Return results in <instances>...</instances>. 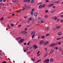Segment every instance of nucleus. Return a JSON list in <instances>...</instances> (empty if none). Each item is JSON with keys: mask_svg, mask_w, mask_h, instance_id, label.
<instances>
[{"mask_svg": "<svg viewBox=\"0 0 63 63\" xmlns=\"http://www.w3.org/2000/svg\"><path fill=\"white\" fill-rule=\"evenodd\" d=\"M56 28L57 29H59L60 28V27L59 26H57L56 27Z\"/></svg>", "mask_w": 63, "mask_h": 63, "instance_id": "nucleus-16", "label": "nucleus"}, {"mask_svg": "<svg viewBox=\"0 0 63 63\" xmlns=\"http://www.w3.org/2000/svg\"><path fill=\"white\" fill-rule=\"evenodd\" d=\"M21 25H19V27H21Z\"/></svg>", "mask_w": 63, "mask_h": 63, "instance_id": "nucleus-58", "label": "nucleus"}, {"mask_svg": "<svg viewBox=\"0 0 63 63\" xmlns=\"http://www.w3.org/2000/svg\"><path fill=\"white\" fill-rule=\"evenodd\" d=\"M40 54H38L37 55V56H40Z\"/></svg>", "mask_w": 63, "mask_h": 63, "instance_id": "nucleus-61", "label": "nucleus"}, {"mask_svg": "<svg viewBox=\"0 0 63 63\" xmlns=\"http://www.w3.org/2000/svg\"><path fill=\"white\" fill-rule=\"evenodd\" d=\"M48 55V53H47L45 55H44L45 57L47 56Z\"/></svg>", "mask_w": 63, "mask_h": 63, "instance_id": "nucleus-14", "label": "nucleus"}, {"mask_svg": "<svg viewBox=\"0 0 63 63\" xmlns=\"http://www.w3.org/2000/svg\"><path fill=\"white\" fill-rule=\"evenodd\" d=\"M25 30L26 31L27 30V28H25Z\"/></svg>", "mask_w": 63, "mask_h": 63, "instance_id": "nucleus-64", "label": "nucleus"}, {"mask_svg": "<svg viewBox=\"0 0 63 63\" xmlns=\"http://www.w3.org/2000/svg\"><path fill=\"white\" fill-rule=\"evenodd\" d=\"M48 44V41H46L45 42V43L44 44L45 45H46L47 44Z\"/></svg>", "mask_w": 63, "mask_h": 63, "instance_id": "nucleus-11", "label": "nucleus"}, {"mask_svg": "<svg viewBox=\"0 0 63 63\" xmlns=\"http://www.w3.org/2000/svg\"><path fill=\"white\" fill-rule=\"evenodd\" d=\"M41 23H43L44 22V21H41Z\"/></svg>", "mask_w": 63, "mask_h": 63, "instance_id": "nucleus-55", "label": "nucleus"}, {"mask_svg": "<svg viewBox=\"0 0 63 63\" xmlns=\"http://www.w3.org/2000/svg\"><path fill=\"white\" fill-rule=\"evenodd\" d=\"M24 41V39H21L20 40L18 41L19 43H22Z\"/></svg>", "mask_w": 63, "mask_h": 63, "instance_id": "nucleus-2", "label": "nucleus"}, {"mask_svg": "<svg viewBox=\"0 0 63 63\" xmlns=\"http://www.w3.org/2000/svg\"><path fill=\"white\" fill-rule=\"evenodd\" d=\"M27 53H28V54H30V53H31L30 52H28Z\"/></svg>", "mask_w": 63, "mask_h": 63, "instance_id": "nucleus-41", "label": "nucleus"}, {"mask_svg": "<svg viewBox=\"0 0 63 63\" xmlns=\"http://www.w3.org/2000/svg\"><path fill=\"white\" fill-rule=\"evenodd\" d=\"M42 3H43L42 2H40L39 3H38V5H41V4H42Z\"/></svg>", "mask_w": 63, "mask_h": 63, "instance_id": "nucleus-25", "label": "nucleus"}, {"mask_svg": "<svg viewBox=\"0 0 63 63\" xmlns=\"http://www.w3.org/2000/svg\"><path fill=\"white\" fill-rule=\"evenodd\" d=\"M16 12H17V13H19V12H20V10H18V11H16Z\"/></svg>", "mask_w": 63, "mask_h": 63, "instance_id": "nucleus-37", "label": "nucleus"}, {"mask_svg": "<svg viewBox=\"0 0 63 63\" xmlns=\"http://www.w3.org/2000/svg\"><path fill=\"white\" fill-rule=\"evenodd\" d=\"M35 33H34L32 35V39H33V38H34V36H35Z\"/></svg>", "mask_w": 63, "mask_h": 63, "instance_id": "nucleus-17", "label": "nucleus"}, {"mask_svg": "<svg viewBox=\"0 0 63 63\" xmlns=\"http://www.w3.org/2000/svg\"><path fill=\"white\" fill-rule=\"evenodd\" d=\"M54 20H56L57 19V17L56 16H55L54 17Z\"/></svg>", "mask_w": 63, "mask_h": 63, "instance_id": "nucleus-20", "label": "nucleus"}, {"mask_svg": "<svg viewBox=\"0 0 63 63\" xmlns=\"http://www.w3.org/2000/svg\"><path fill=\"white\" fill-rule=\"evenodd\" d=\"M11 26H13L14 24H11Z\"/></svg>", "mask_w": 63, "mask_h": 63, "instance_id": "nucleus-35", "label": "nucleus"}, {"mask_svg": "<svg viewBox=\"0 0 63 63\" xmlns=\"http://www.w3.org/2000/svg\"><path fill=\"white\" fill-rule=\"evenodd\" d=\"M53 46H55L56 45H58V43H53Z\"/></svg>", "mask_w": 63, "mask_h": 63, "instance_id": "nucleus-15", "label": "nucleus"}, {"mask_svg": "<svg viewBox=\"0 0 63 63\" xmlns=\"http://www.w3.org/2000/svg\"><path fill=\"white\" fill-rule=\"evenodd\" d=\"M55 11L53 10L51 12V13H54V12H55Z\"/></svg>", "mask_w": 63, "mask_h": 63, "instance_id": "nucleus-32", "label": "nucleus"}, {"mask_svg": "<svg viewBox=\"0 0 63 63\" xmlns=\"http://www.w3.org/2000/svg\"><path fill=\"white\" fill-rule=\"evenodd\" d=\"M48 0H46V2H48Z\"/></svg>", "mask_w": 63, "mask_h": 63, "instance_id": "nucleus-49", "label": "nucleus"}, {"mask_svg": "<svg viewBox=\"0 0 63 63\" xmlns=\"http://www.w3.org/2000/svg\"><path fill=\"white\" fill-rule=\"evenodd\" d=\"M26 8H27V9L28 10H29L31 8V7H26Z\"/></svg>", "mask_w": 63, "mask_h": 63, "instance_id": "nucleus-19", "label": "nucleus"}, {"mask_svg": "<svg viewBox=\"0 0 63 63\" xmlns=\"http://www.w3.org/2000/svg\"><path fill=\"white\" fill-rule=\"evenodd\" d=\"M61 39V38H57V40H60V39Z\"/></svg>", "mask_w": 63, "mask_h": 63, "instance_id": "nucleus-38", "label": "nucleus"}, {"mask_svg": "<svg viewBox=\"0 0 63 63\" xmlns=\"http://www.w3.org/2000/svg\"><path fill=\"white\" fill-rule=\"evenodd\" d=\"M2 63H6V62L5 61V62H2Z\"/></svg>", "mask_w": 63, "mask_h": 63, "instance_id": "nucleus-52", "label": "nucleus"}, {"mask_svg": "<svg viewBox=\"0 0 63 63\" xmlns=\"http://www.w3.org/2000/svg\"><path fill=\"white\" fill-rule=\"evenodd\" d=\"M45 17L46 18H47V17H48V16H47V15H46V16H45Z\"/></svg>", "mask_w": 63, "mask_h": 63, "instance_id": "nucleus-43", "label": "nucleus"}, {"mask_svg": "<svg viewBox=\"0 0 63 63\" xmlns=\"http://www.w3.org/2000/svg\"><path fill=\"white\" fill-rule=\"evenodd\" d=\"M53 59H51L50 60V62H53Z\"/></svg>", "mask_w": 63, "mask_h": 63, "instance_id": "nucleus-27", "label": "nucleus"}, {"mask_svg": "<svg viewBox=\"0 0 63 63\" xmlns=\"http://www.w3.org/2000/svg\"><path fill=\"white\" fill-rule=\"evenodd\" d=\"M3 18H4L3 17H2V18H1L0 19V20H1V21L3 20Z\"/></svg>", "mask_w": 63, "mask_h": 63, "instance_id": "nucleus-24", "label": "nucleus"}, {"mask_svg": "<svg viewBox=\"0 0 63 63\" xmlns=\"http://www.w3.org/2000/svg\"><path fill=\"white\" fill-rule=\"evenodd\" d=\"M59 50H62V49L61 48H60V49H59Z\"/></svg>", "mask_w": 63, "mask_h": 63, "instance_id": "nucleus-62", "label": "nucleus"}, {"mask_svg": "<svg viewBox=\"0 0 63 63\" xmlns=\"http://www.w3.org/2000/svg\"><path fill=\"white\" fill-rule=\"evenodd\" d=\"M43 7V6L42 5H40L39 7V8L40 9H42V8Z\"/></svg>", "mask_w": 63, "mask_h": 63, "instance_id": "nucleus-12", "label": "nucleus"}, {"mask_svg": "<svg viewBox=\"0 0 63 63\" xmlns=\"http://www.w3.org/2000/svg\"><path fill=\"white\" fill-rule=\"evenodd\" d=\"M40 51H39L38 52H37V54H38L39 53H40Z\"/></svg>", "mask_w": 63, "mask_h": 63, "instance_id": "nucleus-53", "label": "nucleus"}, {"mask_svg": "<svg viewBox=\"0 0 63 63\" xmlns=\"http://www.w3.org/2000/svg\"><path fill=\"white\" fill-rule=\"evenodd\" d=\"M29 20H30V21L31 20H32V17H30L29 19Z\"/></svg>", "mask_w": 63, "mask_h": 63, "instance_id": "nucleus-31", "label": "nucleus"}, {"mask_svg": "<svg viewBox=\"0 0 63 63\" xmlns=\"http://www.w3.org/2000/svg\"><path fill=\"white\" fill-rule=\"evenodd\" d=\"M33 2H34V1H33V0L31 1V3H33Z\"/></svg>", "mask_w": 63, "mask_h": 63, "instance_id": "nucleus-46", "label": "nucleus"}, {"mask_svg": "<svg viewBox=\"0 0 63 63\" xmlns=\"http://www.w3.org/2000/svg\"><path fill=\"white\" fill-rule=\"evenodd\" d=\"M41 59L39 60L38 61H37V63H38V62H40V61H41Z\"/></svg>", "mask_w": 63, "mask_h": 63, "instance_id": "nucleus-21", "label": "nucleus"}, {"mask_svg": "<svg viewBox=\"0 0 63 63\" xmlns=\"http://www.w3.org/2000/svg\"><path fill=\"white\" fill-rule=\"evenodd\" d=\"M48 12V10H45V13H47Z\"/></svg>", "mask_w": 63, "mask_h": 63, "instance_id": "nucleus-28", "label": "nucleus"}, {"mask_svg": "<svg viewBox=\"0 0 63 63\" xmlns=\"http://www.w3.org/2000/svg\"><path fill=\"white\" fill-rule=\"evenodd\" d=\"M24 10H27V8L25 7V8H23V9H22V11H24Z\"/></svg>", "mask_w": 63, "mask_h": 63, "instance_id": "nucleus-13", "label": "nucleus"}, {"mask_svg": "<svg viewBox=\"0 0 63 63\" xmlns=\"http://www.w3.org/2000/svg\"><path fill=\"white\" fill-rule=\"evenodd\" d=\"M27 1H28L29 2H30V0H24V2H26Z\"/></svg>", "mask_w": 63, "mask_h": 63, "instance_id": "nucleus-4", "label": "nucleus"}, {"mask_svg": "<svg viewBox=\"0 0 63 63\" xmlns=\"http://www.w3.org/2000/svg\"><path fill=\"white\" fill-rule=\"evenodd\" d=\"M34 15L35 16H38V13L36 12H35L34 13Z\"/></svg>", "mask_w": 63, "mask_h": 63, "instance_id": "nucleus-5", "label": "nucleus"}, {"mask_svg": "<svg viewBox=\"0 0 63 63\" xmlns=\"http://www.w3.org/2000/svg\"><path fill=\"white\" fill-rule=\"evenodd\" d=\"M52 19H54V18L53 17H52Z\"/></svg>", "mask_w": 63, "mask_h": 63, "instance_id": "nucleus-59", "label": "nucleus"}, {"mask_svg": "<svg viewBox=\"0 0 63 63\" xmlns=\"http://www.w3.org/2000/svg\"><path fill=\"white\" fill-rule=\"evenodd\" d=\"M34 10H35V9L33 8L32 9V10L31 11V12H33V11H34Z\"/></svg>", "mask_w": 63, "mask_h": 63, "instance_id": "nucleus-29", "label": "nucleus"}, {"mask_svg": "<svg viewBox=\"0 0 63 63\" xmlns=\"http://www.w3.org/2000/svg\"><path fill=\"white\" fill-rule=\"evenodd\" d=\"M42 7L43 8H44L46 6V5H45V4H43L42 5Z\"/></svg>", "mask_w": 63, "mask_h": 63, "instance_id": "nucleus-22", "label": "nucleus"}, {"mask_svg": "<svg viewBox=\"0 0 63 63\" xmlns=\"http://www.w3.org/2000/svg\"><path fill=\"white\" fill-rule=\"evenodd\" d=\"M56 3L57 4H58V3H59V1H56Z\"/></svg>", "mask_w": 63, "mask_h": 63, "instance_id": "nucleus-57", "label": "nucleus"}, {"mask_svg": "<svg viewBox=\"0 0 63 63\" xmlns=\"http://www.w3.org/2000/svg\"><path fill=\"white\" fill-rule=\"evenodd\" d=\"M33 34H34V32H31V35H33Z\"/></svg>", "mask_w": 63, "mask_h": 63, "instance_id": "nucleus-40", "label": "nucleus"}, {"mask_svg": "<svg viewBox=\"0 0 63 63\" xmlns=\"http://www.w3.org/2000/svg\"><path fill=\"white\" fill-rule=\"evenodd\" d=\"M24 18H27V16H25L24 17Z\"/></svg>", "mask_w": 63, "mask_h": 63, "instance_id": "nucleus-47", "label": "nucleus"}, {"mask_svg": "<svg viewBox=\"0 0 63 63\" xmlns=\"http://www.w3.org/2000/svg\"><path fill=\"white\" fill-rule=\"evenodd\" d=\"M43 43H44V42H43V41L41 40L39 43V44L40 45H41V44H43Z\"/></svg>", "mask_w": 63, "mask_h": 63, "instance_id": "nucleus-10", "label": "nucleus"}, {"mask_svg": "<svg viewBox=\"0 0 63 63\" xmlns=\"http://www.w3.org/2000/svg\"><path fill=\"white\" fill-rule=\"evenodd\" d=\"M27 44H26V43H24V45H26Z\"/></svg>", "mask_w": 63, "mask_h": 63, "instance_id": "nucleus-50", "label": "nucleus"}, {"mask_svg": "<svg viewBox=\"0 0 63 63\" xmlns=\"http://www.w3.org/2000/svg\"><path fill=\"white\" fill-rule=\"evenodd\" d=\"M61 22H62V23L63 22V20H61Z\"/></svg>", "mask_w": 63, "mask_h": 63, "instance_id": "nucleus-51", "label": "nucleus"}, {"mask_svg": "<svg viewBox=\"0 0 63 63\" xmlns=\"http://www.w3.org/2000/svg\"><path fill=\"white\" fill-rule=\"evenodd\" d=\"M62 33H61L60 32H59L58 33V35H61Z\"/></svg>", "mask_w": 63, "mask_h": 63, "instance_id": "nucleus-23", "label": "nucleus"}, {"mask_svg": "<svg viewBox=\"0 0 63 63\" xmlns=\"http://www.w3.org/2000/svg\"><path fill=\"white\" fill-rule=\"evenodd\" d=\"M46 30H49V28H46Z\"/></svg>", "mask_w": 63, "mask_h": 63, "instance_id": "nucleus-30", "label": "nucleus"}, {"mask_svg": "<svg viewBox=\"0 0 63 63\" xmlns=\"http://www.w3.org/2000/svg\"><path fill=\"white\" fill-rule=\"evenodd\" d=\"M45 36H41V38L42 39H44V38H45Z\"/></svg>", "mask_w": 63, "mask_h": 63, "instance_id": "nucleus-18", "label": "nucleus"}, {"mask_svg": "<svg viewBox=\"0 0 63 63\" xmlns=\"http://www.w3.org/2000/svg\"><path fill=\"white\" fill-rule=\"evenodd\" d=\"M54 51V49H53L51 50L50 51V54H51Z\"/></svg>", "mask_w": 63, "mask_h": 63, "instance_id": "nucleus-7", "label": "nucleus"}, {"mask_svg": "<svg viewBox=\"0 0 63 63\" xmlns=\"http://www.w3.org/2000/svg\"><path fill=\"white\" fill-rule=\"evenodd\" d=\"M12 1L14 3H16L17 2V0H12Z\"/></svg>", "mask_w": 63, "mask_h": 63, "instance_id": "nucleus-9", "label": "nucleus"}, {"mask_svg": "<svg viewBox=\"0 0 63 63\" xmlns=\"http://www.w3.org/2000/svg\"><path fill=\"white\" fill-rule=\"evenodd\" d=\"M15 15V14H13L12 15V16H14Z\"/></svg>", "mask_w": 63, "mask_h": 63, "instance_id": "nucleus-45", "label": "nucleus"}, {"mask_svg": "<svg viewBox=\"0 0 63 63\" xmlns=\"http://www.w3.org/2000/svg\"><path fill=\"white\" fill-rule=\"evenodd\" d=\"M53 8H55V6H53L52 7Z\"/></svg>", "mask_w": 63, "mask_h": 63, "instance_id": "nucleus-56", "label": "nucleus"}, {"mask_svg": "<svg viewBox=\"0 0 63 63\" xmlns=\"http://www.w3.org/2000/svg\"><path fill=\"white\" fill-rule=\"evenodd\" d=\"M58 44L59 45H61V42H59Z\"/></svg>", "mask_w": 63, "mask_h": 63, "instance_id": "nucleus-42", "label": "nucleus"}, {"mask_svg": "<svg viewBox=\"0 0 63 63\" xmlns=\"http://www.w3.org/2000/svg\"><path fill=\"white\" fill-rule=\"evenodd\" d=\"M32 48V47H30L29 48V49H31V48Z\"/></svg>", "mask_w": 63, "mask_h": 63, "instance_id": "nucleus-63", "label": "nucleus"}, {"mask_svg": "<svg viewBox=\"0 0 63 63\" xmlns=\"http://www.w3.org/2000/svg\"><path fill=\"white\" fill-rule=\"evenodd\" d=\"M33 14V12H31V14L32 15V14Z\"/></svg>", "mask_w": 63, "mask_h": 63, "instance_id": "nucleus-60", "label": "nucleus"}, {"mask_svg": "<svg viewBox=\"0 0 63 63\" xmlns=\"http://www.w3.org/2000/svg\"><path fill=\"white\" fill-rule=\"evenodd\" d=\"M22 38H21V37H19L18 38H17L16 39V40H21V39Z\"/></svg>", "mask_w": 63, "mask_h": 63, "instance_id": "nucleus-8", "label": "nucleus"}, {"mask_svg": "<svg viewBox=\"0 0 63 63\" xmlns=\"http://www.w3.org/2000/svg\"><path fill=\"white\" fill-rule=\"evenodd\" d=\"M22 32V34H24V31H23V32Z\"/></svg>", "mask_w": 63, "mask_h": 63, "instance_id": "nucleus-44", "label": "nucleus"}, {"mask_svg": "<svg viewBox=\"0 0 63 63\" xmlns=\"http://www.w3.org/2000/svg\"><path fill=\"white\" fill-rule=\"evenodd\" d=\"M24 34H26L27 33V32L24 31Z\"/></svg>", "mask_w": 63, "mask_h": 63, "instance_id": "nucleus-34", "label": "nucleus"}, {"mask_svg": "<svg viewBox=\"0 0 63 63\" xmlns=\"http://www.w3.org/2000/svg\"><path fill=\"white\" fill-rule=\"evenodd\" d=\"M0 5H2V6H4V4H2V3H0Z\"/></svg>", "mask_w": 63, "mask_h": 63, "instance_id": "nucleus-36", "label": "nucleus"}, {"mask_svg": "<svg viewBox=\"0 0 63 63\" xmlns=\"http://www.w3.org/2000/svg\"><path fill=\"white\" fill-rule=\"evenodd\" d=\"M32 61H34V60H35V59H32Z\"/></svg>", "mask_w": 63, "mask_h": 63, "instance_id": "nucleus-48", "label": "nucleus"}, {"mask_svg": "<svg viewBox=\"0 0 63 63\" xmlns=\"http://www.w3.org/2000/svg\"><path fill=\"white\" fill-rule=\"evenodd\" d=\"M50 47H53V46H54L53 45V43L52 44H51L50 45Z\"/></svg>", "mask_w": 63, "mask_h": 63, "instance_id": "nucleus-26", "label": "nucleus"}, {"mask_svg": "<svg viewBox=\"0 0 63 63\" xmlns=\"http://www.w3.org/2000/svg\"><path fill=\"white\" fill-rule=\"evenodd\" d=\"M55 48L56 49H58V47H55Z\"/></svg>", "mask_w": 63, "mask_h": 63, "instance_id": "nucleus-54", "label": "nucleus"}, {"mask_svg": "<svg viewBox=\"0 0 63 63\" xmlns=\"http://www.w3.org/2000/svg\"><path fill=\"white\" fill-rule=\"evenodd\" d=\"M49 61V59H47L44 61V63H48Z\"/></svg>", "mask_w": 63, "mask_h": 63, "instance_id": "nucleus-1", "label": "nucleus"}, {"mask_svg": "<svg viewBox=\"0 0 63 63\" xmlns=\"http://www.w3.org/2000/svg\"><path fill=\"white\" fill-rule=\"evenodd\" d=\"M54 4H52L48 5V7H51L52 6H54Z\"/></svg>", "mask_w": 63, "mask_h": 63, "instance_id": "nucleus-6", "label": "nucleus"}, {"mask_svg": "<svg viewBox=\"0 0 63 63\" xmlns=\"http://www.w3.org/2000/svg\"><path fill=\"white\" fill-rule=\"evenodd\" d=\"M33 47L35 49H36L37 48H38V46H37L36 45H34L33 46Z\"/></svg>", "mask_w": 63, "mask_h": 63, "instance_id": "nucleus-3", "label": "nucleus"}, {"mask_svg": "<svg viewBox=\"0 0 63 63\" xmlns=\"http://www.w3.org/2000/svg\"><path fill=\"white\" fill-rule=\"evenodd\" d=\"M30 42L29 41L27 44V45H28V46L29 45V44H30Z\"/></svg>", "mask_w": 63, "mask_h": 63, "instance_id": "nucleus-33", "label": "nucleus"}, {"mask_svg": "<svg viewBox=\"0 0 63 63\" xmlns=\"http://www.w3.org/2000/svg\"><path fill=\"white\" fill-rule=\"evenodd\" d=\"M49 35V34H46V36H48Z\"/></svg>", "mask_w": 63, "mask_h": 63, "instance_id": "nucleus-39", "label": "nucleus"}]
</instances>
